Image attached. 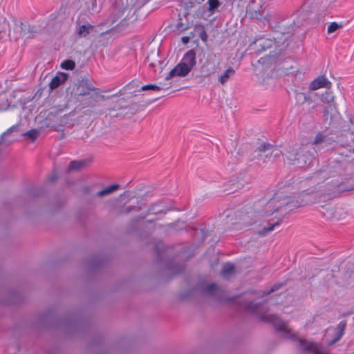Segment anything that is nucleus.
<instances>
[{"instance_id":"obj_25","label":"nucleus","mask_w":354,"mask_h":354,"mask_svg":"<svg viewBox=\"0 0 354 354\" xmlns=\"http://www.w3.org/2000/svg\"><path fill=\"white\" fill-rule=\"evenodd\" d=\"M61 67L65 70H73L75 67V64L71 59H66L61 64Z\"/></svg>"},{"instance_id":"obj_11","label":"nucleus","mask_w":354,"mask_h":354,"mask_svg":"<svg viewBox=\"0 0 354 354\" xmlns=\"http://www.w3.org/2000/svg\"><path fill=\"white\" fill-rule=\"evenodd\" d=\"M145 62L149 66L155 70V68L161 64L159 55L158 53L152 52L146 58Z\"/></svg>"},{"instance_id":"obj_13","label":"nucleus","mask_w":354,"mask_h":354,"mask_svg":"<svg viewBox=\"0 0 354 354\" xmlns=\"http://www.w3.org/2000/svg\"><path fill=\"white\" fill-rule=\"evenodd\" d=\"M346 322L345 320H343V321H341L337 328H336V333H335V337L334 338V339H333L330 342V344H335L336 342H337L338 340H339L341 339V337L343 336L344 335V330L346 328Z\"/></svg>"},{"instance_id":"obj_10","label":"nucleus","mask_w":354,"mask_h":354,"mask_svg":"<svg viewBox=\"0 0 354 354\" xmlns=\"http://www.w3.org/2000/svg\"><path fill=\"white\" fill-rule=\"evenodd\" d=\"M304 151L305 149L304 148H299V149L297 151L292 149L288 152L287 158L290 160L293 161L294 164L295 163V162H297L298 164H299L300 162L306 163V160H304L301 156V153L303 154V152Z\"/></svg>"},{"instance_id":"obj_15","label":"nucleus","mask_w":354,"mask_h":354,"mask_svg":"<svg viewBox=\"0 0 354 354\" xmlns=\"http://www.w3.org/2000/svg\"><path fill=\"white\" fill-rule=\"evenodd\" d=\"M328 142V139L327 136L325 134L324 131L318 132L315 136V138L313 142V145L319 146L323 143Z\"/></svg>"},{"instance_id":"obj_6","label":"nucleus","mask_w":354,"mask_h":354,"mask_svg":"<svg viewBox=\"0 0 354 354\" xmlns=\"http://www.w3.org/2000/svg\"><path fill=\"white\" fill-rule=\"evenodd\" d=\"M281 201V202L280 203V204L278 205V206H281V207L283 206H289L290 207H292V208H299L300 207H303L304 206L306 203H303V202H301V203H298L297 201H296V203L295 204H292L294 203V201H290L289 197H284V198H282V197H280L279 196H277V194H275V196L268 203L267 205L270 207H274V206H276L275 205V203L276 202H280Z\"/></svg>"},{"instance_id":"obj_39","label":"nucleus","mask_w":354,"mask_h":354,"mask_svg":"<svg viewBox=\"0 0 354 354\" xmlns=\"http://www.w3.org/2000/svg\"><path fill=\"white\" fill-rule=\"evenodd\" d=\"M264 59H265V58H261V59H262V60H263V62H262L263 63V62H265Z\"/></svg>"},{"instance_id":"obj_38","label":"nucleus","mask_w":354,"mask_h":354,"mask_svg":"<svg viewBox=\"0 0 354 354\" xmlns=\"http://www.w3.org/2000/svg\"><path fill=\"white\" fill-rule=\"evenodd\" d=\"M351 124H352L353 128L354 129V120H351Z\"/></svg>"},{"instance_id":"obj_24","label":"nucleus","mask_w":354,"mask_h":354,"mask_svg":"<svg viewBox=\"0 0 354 354\" xmlns=\"http://www.w3.org/2000/svg\"><path fill=\"white\" fill-rule=\"evenodd\" d=\"M39 132L36 129H32L26 132L24 136L28 137L32 142H34L39 136Z\"/></svg>"},{"instance_id":"obj_5","label":"nucleus","mask_w":354,"mask_h":354,"mask_svg":"<svg viewBox=\"0 0 354 354\" xmlns=\"http://www.w3.org/2000/svg\"><path fill=\"white\" fill-rule=\"evenodd\" d=\"M298 342L300 348L304 351H310L314 354H329L328 351L319 344L308 342L301 338L298 339Z\"/></svg>"},{"instance_id":"obj_36","label":"nucleus","mask_w":354,"mask_h":354,"mask_svg":"<svg viewBox=\"0 0 354 354\" xmlns=\"http://www.w3.org/2000/svg\"><path fill=\"white\" fill-rule=\"evenodd\" d=\"M88 91H97L98 89L95 87H93L92 86H88L87 87Z\"/></svg>"},{"instance_id":"obj_26","label":"nucleus","mask_w":354,"mask_h":354,"mask_svg":"<svg viewBox=\"0 0 354 354\" xmlns=\"http://www.w3.org/2000/svg\"><path fill=\"white\" fill-rule=\"evenodd\" d=\"M295 97L297 101L301 104H304L306 102H311L310 96L303 93H297Z\"/></svg>"},{"instance_id":"obj_23","label":"nucleus","mask_w":354,"mask_h":354,"mask_svg":"<svg viewBox=\"0 0 354 354\" xmlns=\"http://www.w3.org/2000/svg\"><path fill=\"white\" fill-rule=\"evenodd\" d=\"M242 305L244 306L245 308L248 311L256 314H258L259 313V310L261 308V305L253 304L252 303L248 304H243Z\"/></svg>"},{"instance_id":"obj_20","label":"nucleus","mask_w":354,"mask_h":354,"mask_svg":"<svg viewBox=\"0 0 354 354\" xmlns=\"http://www.w3.org/2000/svg\"><path fill=\"white\" fill-rule=\"evenodd\" d=\"M334 95L332 92L326 91L321 95V100L326 104L332 103L334 101Z\"/></svg>"},{"instance_id":"obj_18","label":"nucleus","mask_w":354,"mask_h":354,"mask_svg":"<svg viewBox=\"0 0 354 354\" xmlns=\"http://www.w3.org/2000/svg\"><path fill=\"white\" fill-rule=\"evenodd\" d=\"M19 28L21 29V32L19 33V37L30 38L32 37V32L29 30V26H26L23 23L19 24Z\"/></svg>"},{"instance_id":"obj_30","label":"nucleus","mask_w":354,"mask_h":354,"mask_svg":"<svg viewBox=\"0 0 354 354\" xmlns=\"http://www.w3.org/2000/svg\"><path fill=\"white\" fill-rule=\"evenodd\" d=\"M219 289V287L216 284L212 283L207 287V293L209 295H214V292L218 291Z\"/></svg>"},{"instance_id":"obj_19","label":"nucleus","mask_w":354,"mask_h":354,"mask_svg":"<svg viewBox=\"0 0 354 354\" xmlns=\"http://www.w3.org/2000/svg\"><path fill=\"white\" fill-rule=\"evenodd\" d=\"M234 271V266L231 263H226L223 264V268L221 270V274L223 277H227L228 275L232 274Z\"/></svg>"},{"instance_id":"obj_14","label":"nucleus","mask_w":354,"mask_h":354,"mask_svg":"<svg viewBox=\"0 0 354 354\" xmlns=\"http://www.w3.org/2000/svg\"><path fill=\"white\" fill-rule=\"evenodd\" d=\"M283 217L277 218V221H274L272 223H270L268 227L263 228L259 232V234L262 235V236H264V235H266L268 233H269V232H272V230H274L275 227L279 226L281 224V223L283 221Z\"/></svg>"},{"instance_id":"obj_22","label":"nucleus","mask_w":354,"mask_h":354,"mask_svg":"<svg viewBox=\"0 0 354 354\" xmlns=\"http://www.w3.org/2000/svg\"><path fill=\"white\" fill-rule=\"evenodd\" d=\"M85 165L84 161H72L71 162L68 170V171H73V170H78L80 169L82 167H83Z\"/></svg>"},{"instance_id":"obj_29","label":"nucleus","mask_w":354,"mask_h":354,"mask_svg":"<svg viewBox=\"0 0 354 354\" xmlns=\"http://www.w3.org/2000/svg\"><path fill=\"white\" fill-rule=\"evenodd\" d=\"M163 89L162 86L155 85V84H146L142 87V91H147V90H154V91H160Z\"/></svg>"},{"instance_id":"obj_4","label":"nucleus","mask_w":354,"mask_h":354,"mask_svg":"<svg viewBox=\"0 0 354 354\" xmlns=\"http://www.w3.org/2000/svg\"><path fill=\"white\" fill-rule=\"evenodd\" d=\"M261 318L265 321L271 322L277 330L286 332V337L288 338H295L296 335L291 331L288 330V325L286 322L282 321L279 317L275 315H262Z\"/></svg>"},{"instance_id":"obj_7","label":"nucleus","mask_w":354,"mask_h":354,"mask_svg":"<svg viewBox=\"0 0 354 354\" xmlns=\"http://www.w3.org/2000/svg\"><path fill=\"white\" fill-rule=\"evenodd\" d=\"M215 55H211L207 57L205 62L201 66V72L204 76L209 77L214 74L216 66L214 63Z\"/></svg>"},{"instance_id":"obj_35","label":"nucleus","mask_w":354,"mask_h":354,"mask_svg":"<svg viewBox=\"0 0 354 354\" xmlns=\"http://www.w3.org/2000/svg\"><path fill=\"white\" fill-rule=\"evenodd\" d=\"M189 40V38L188 37H183L182 41L183 43H187Z\"/></svg>"},{"instance_id":"obj_32","label":"nucleus","mask_w":354,"mask_h":354,"mask_svg":"<svg viewBox=\"0 0 354 354\" xmlns=\"http://www.w3.org/2000/svg\"><path fill=\"white\" fill-rule=\"evenodd\" d=\"M58 178L57 175L54 174L53 175H52L50 178H49V180L50 182H54L55 180H57V178Z\"/></svg>"},{"instance_id":"obj_1","label":"nucleus","mask_w":354,"mask_h":354,"mask_svg":"<svg viewBox=\"0 0 354 354\" xmlns=\"http://www.w3.org/2000/svg\"><path fill=\"white\" fill-rule=\"evenodd\" d=\"M149 0H125V4L122 6H116L112 16L111 24L116 22V25L127 26L137 20V12L142 8Z\"/></svg>"},{"instance_id":"obj_17","label":"nucleus","mask_w":354,"mask_h":354,"mask_svg":"<svg viewBox=\"0 0 354 354\" xmlns=\"http://www.w3.org/2000/svg\"><path fill=\"white\" fill-rule=\"evenodd\" d=\"M119 188L118 184H113L111 185L108 186L107 187H105L104 189H102L101 191L97 192L98 196H103L104 195H108L116 190H118Z\"/></svg>"},{"instance_id":"obj_16","label":"nucleus","mask_w":354,"mask_h":354,"mask_svg":"<svg viewBox=\"0 0 354 354\" xmlns=\"http://www.w3.org/2000/svg\"><path fill=\"white\" fill-rule=\"evenodd\" d=\"M234 74V70L232 67H229L223 74L218 77V81L221 84H225L229 78Z\"/></svg>"},{"instance_id":"obj_12","label":"nucleus","mask_w":354,"mask_h":354,"mask_svg":"<svg viewBox=\"0 0 354 354\" xmlns=\"http://www.w3.org/2000/svg\"><path fill=\"white\" fill-rule=\"evenodd\" d=\"M94 26L88 23L80 26L76 30L78 37L85 38L93 30Z\"/></svg>"},{"instance_id":"obj_8","label":"nucleus","mask_w":354,"mask_h":354,"mask_svg":"<svg viewBox=\"0 0 354 354\" xmlns=\"http://www.w3.org/2000/svg\"><path fill=\"white\" fill-rule=\"evenodd\" d=\"M330 86L331 82L325 75H319L310 82L309 89L310 91H315L321 88H330Z\"/></svg>"},{"instance_id":"obj_33","label":"nucleus","mask_w":354,"mask_h":354,"mask_svg":"<svg viewBox=\"0 0 354 354\" xmlns=\"http://www.w3.org/2000/svg\"><path fill=\"white\" fill-rule=\"evenodd\" d=\"M270 147V145H263L260 149H259V151H265L266 149H268Z\"/></svg>"},{"instance_id":"obj_28","label":"nucleus","mask_w":354,"mask_h":354,"mask_svg":"<svg viewBox=\"0 0 354 354\" xmlns=\"http://www.w3.org/2000/svg\"><path fill=\"white\" fill-rule=\"evenodd\" d=\"M61 81L58 76H55L52 78L49 86L51 90L55 89L60 85Z\"/></svg>"},{"instance_id":"obj_31","label":"nucleus","mask_w":354,"mask_h":354,"mask_svg":"<svg viewBox=\"0 0 354 354\" xmlns=\"http://www.w3.org/2000/svg\"><path fill=\"white\" fill-rule=\"evenodd\" d=\"M283 284L282 283H276L274 284L270 290H268L266 294H270L275 290H279V288H281L282 287Z\"/></svg>"},{"instance_id":"obj_9","label":"nucleus","mask_w":354,"mask_h":354,"mask_svg":"<svg viewBox=\"0 0 354 354\" xmlns=\"http://www.w3.org/2000/svg\"><path fill=\"white\" fill-rule=\"evenodd\" d=\"M275 44V41L271 38L261 37L254 42L255 48L258 52H262L271 48Z\"/></svg>"},{"instance_id":"obj_34","label":"nucleus","mask_w":354,"mask_h":354,"mask_svg":"<svg viewBox=\"0 0 354 354\" xmlns=\"http://www.w3.org/2000/svg\"><path fill=\"white\" fill-rule=\"evenodd\" d=\"M280 208H281V205L277 206L276 208L274 209H273V211L271 213L268 214V212H266V214L270 215V214H273L274 212H277Z\"/></svg>"},{"instance_id":"obj_37","label":"nucleus","mask_w":354,"mask_h":354,"mask_svg":"<svg viewBox=\"0 0 354 354\" xmlns=\"http://www.w3.org/2000/svg\"><path fill=\"white\" fill-rule=\"evenodd\" d=\"M88 92L84 91V92H83V93H80L79 95H86V94H88Z\"/></svg>"},{"instance_id":"obj_3","label":"nucleus","mask_w":354,"mask_h":354,"mask_svg":"<svg viewBox=\"0 0 354 354\" xmlns=\"http://www.w3.org/2000/svg\"><path fill=\"white\" fill-rule=\"evenodd\" d=\"M196 53L193 49H191L183 55L180 62L170 71L165 79L169 80L175 76H186L196 65Z\"/></svg>"},{"instance_id":"obj_21","label":"nucleus","mask_w":354,"mask_h":354,"mask_svg":"<svg viewBox=\"0 0 354 354\" xmlns=\"http://www.w3.org/2000/svg\"><path fill=\"white\" fill-rule=\"evenodd\" d=\"M342 28H343L342 23L338 24L335 21L331 22L327 28V33L331 34V33L335 32L337 30L341 29Z\"/></svg>"},{"instance_id":"obj_2","label":"nucleus","mask_w":354,"mask_h":354,"mask_svg":"<svg viewBox=\"0 0 354 354\" xmlns=\"http://www.w3.org/2000/svg\"><path fill=\"white\" fill-rule=\"evenodd\" d=\"M196 53L193 49H191L183 55L180 62L170 71L165 79L169 80L175 76H186L196 65Z\"/></svg>"},{"instance_id":"obj_27","label":"nucleus","mask_w":354,"mask_h":354,"mask_svg":"<svg viewBox=\"0 0 354 354\" xmlns=\"http://www.w3.org/2000/svg\"><path fill=\"white\" fill-rule=\"evenodd\" d=\"M209 11L213 12L221 4L218 0H208Z\"/></svg>"}]
</instances>
